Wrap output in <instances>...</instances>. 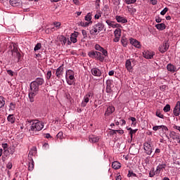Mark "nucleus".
I'll use <instances>...</instances> for the list:
<instances>
[{
    "label": "nucleus",
    "mask_w": 180,
    "mask_h": 180,
    "mask_svg": "<svg viewBox=\"0 0 180 180\" xmlns=\"http://www.w3.org/2000/svg\"><path fill=\"white\" fill-rule=\"evenodd\" d=\"M95 50H97L98 51H101L103 48L99 44H96L94 46Z\"/></svg>",
    "instance_id": "a18cd8bd"
},
{
    "label": "nucleus",
    "mask_w": 180,
    "mask_h": 180,
    "mask_svg": "<svg viewBox=\"0 0 180 180\" xmlns=\"http://www.w3.org/2000/svg\"><path fill=\"white\" fill-rule=\"evenodd\" d=\"M155 175H159L158 173H157V170H155V171H154V169L150 170L149 172L150 178H153V176H155Z\"/></svg>",
    "instance_id": "473e14b6"
},
{
    "label": "nucleus",
    "mask_w": 180,
    "mask_h": 180,
    "mask_svg": "<svg viewBox=\"0 0 180 180\" xmlns=\"http://www.w3.org/2000/svg\"><path fill=\"white\" fill-rule=\"evenodd\" d=\"M129 120H131V122H132V124H136V117H131L130 118H129Z\"/></svg>",
    "instance_id": "13d9d810"
},
{
    "label": "nucleus",
    "mask_w": 180,
    "mask_h": 180,
    "mask_svg": "<svg viewBox=\"0 0 180 180\" xmlns=\"http://www.w3.org/2000/svg\"><path fill=\"white\" fill-rule=\"evenodd\" d=\"M71 36H72V37H78V32H75Z\"/></svg>",
    "instance_id": "69168bd1"
},
{
    "label": "nucleus",
    "mask_w": 180,
    "mask_h": 180,
    "mask_svg": "<svg viewBox=\"0 0 180 180\" xmlns=\"http://www.w3.org/2000/svg\"><path fill=\"white\" fill-rule=\"evenodd\" d=\"M121 43L124 47H127V39H126V37H122L121 39Z\"/></svg>",
    "instance_id": "2f4dec72"
},
{
    "label": "nucleus",
    "mask_w": 180,
    "mask_h": 180,
    "mask_svg": "<svg viewBox=\"0 0 180 180\" xmlns=\"http://www.w3.org/2000/svg\"><path fill=\"white\" fill-rule=\"evenodd\" d=\"M155 115H156L158 117H160V119H164V115H162V114L161 113V112H160V110H157V111H156Z\"/></svg>",
    "instance_id": "e433bc0d"
},
{
    "label": "nucleus",
    "mask_w": 180,
    "mask_h": 180,
    "mask_svg": "<svg viewBox=\"0 0 180 180\" xmlns=\"http://www.w3.org/2000/svg\"><path fill=\"white\" fill-rule=\"evenodd\" d=\"M168 12V8H165L161 12H160V15H165V13H167Z\"/></svg>",
    "instance_id": "603ef678"
},
{
    "label": "nucleus",
    "mask_w": 180,
    "mask_h": 180,
    "mask_svg": "<svg viewBox=\"0 0 180 180\" xmlns=\"http://www.w3.org/2000/svg\"><path fill=\"white\" fill-rule=\"evenodd\" d=\"M84 19L86 20V22H92V13H87V15L84 17Z\"/></svg>",
    "instance_id": "7c9ffc66"
},
{
    "label": "nucleus",
    "mask_w": 180,
    "mask_h": 180,
    "mask_svg": "<svg viewBox=\"0 0 180 180\" xmlns=\"http://www.w3.org/2000/svg\"><path fill=\"white\" fill-rule=\"evenodd\" d=\"M53 25H55L56 30H58V29H60V27H61V22H53Z\"/></svg>",
    "instance_id": "4c0bfd02"
},
{
    "label": "nucleus",
    "mask_w": 180,
    "mask_h": 180,
    "mask_svg": "<svg viewBox=\"0 0 180 180\" xmlns=\"http://www.w3.org/2000/svg\"><path fill=\"white\" fill-rule=\"evenodd\" d=\"M130 43L132 44V46H134V47H136V49H140L141 47V45L140 44V41H137L134 39H130Z\"/></svg>",
    "instance_id": "6ab92c4d"
},
{
    "label": "nucleus",
    "mask_w": 180,
    "mask_h": 180,
    "mask_svg": "<svg viewBox=\"0 0 180 180\" xmlns=\"http://www.w3.org/2000/svg\"><path fill=\"white\" fill-rule=\"evenodd\" d=\"M64 65H60L59 68L56 69V75L57 78H61V75H63V73L64 72Z\"/></svg>",
    "instance_id": "f8f14e48"
},
{
    "label": "nucleus",
    "mask_w": 180,
    "mask_h": 180,
    "mask_svg": "<svg viewBox=\"0 0 180 180\" xmlns=\"http://www.w3.org/2000/svg\"><path fill=\"white\" fill-rule=\"evenodd\" d=\"M173 113L174 116H179L180 115V108L179 107H174V109L173 110Z\"/></svg>",
    "instance_id": "c85d7f7f"
},
{
    "label": "nucleus",
    "mask_w": 180,
    "mask_h": 180,
    "mask_svg": "<svg viewBox=\"0 0 180 180\" xmlns=\"http://www.w3.org/2000/svg\"><path fill=\"white\" fill-rule=\"evenodd\" d=\"M170 139L176 143L180 144V134L175 131H172L169 134Z\"/></svg>",
    "instance_id": "6e6552de"
},
{
    "label": "nucleus",
    "mask_w": 180,
    "mask_h": 180,
    "mask_svg": "<svg viewBox=\"0 0 180 180\" xmlns=\"http://www.w3.org/2000/svg\"><path fill=\"white\" fill-rule=\"evenodd\" d=\"M169 49V44L164 42L162 46L159 47V51L162 53H165Z\"/></svg>",
    "instance_id": "9b49d317"
},
{
    "label": "nucleus",
    "mask_w": 180,
    "mask_h": 180,
    "mask_svg": "<svg viewBox=\"0 0 180 180\" xmlns=\"http://www.w3.org/2000/svg\"><path fill=\"white\" fill-rule=\"evenodd\" d=\"M160 129L163 133H167L168 131V127L165 125H160Z\"/></svg>",
    "instance_id": "f704fd0d"
},
{
    "label": "nucleus",
    "mask_w": 180,
    "mask_h": 180,
    "mask_svg": "<svg viewBox=\"0 0 180 180\" xmlns=\"http://www.w3.org/2000/svg\"><path fill=\"white\" fill-rule=\"evenodd\" d=\"M82 33L84 37V39H86V37H88V34L86 32V30H82Z\"/></svg>",
    "instance_id": "8fccbe9b"
},
{
    "label": "nucleus",
    "mask_w": 180,
    "mask_h": 180,
    "mask_svg": "<svg viewBox=\"0 0 180 180\" xmlns=\"http://www.w3.org/2000/svg\"><path fill=\"white\" fill-rule=\"evenodd\" d=\"M167 70H169L170 72H174L175 71V70H176V68H175V66H174V65L169 63L167 66Z\"/></svg>",
    "instance_id": "b1692460"
},
{
    "label": "nucleus",
    "mask_w": 180,
    "mask_h": 180,
    "mask_svg": "<svg viewBox=\"0 0 180 180\" xmlns=\"http://www.w3.org/2000/svg\"><path fill=\"white\" fill-rule=\"evenodd\" d=\"M155 27L158 30H164L165 29V24H164V23L157 24L155 25Z\"/></svg>",
    "instance_id": "cd10ccee"
},
{
    "label": "nucleus",
    "mask_w": 180,
    "mask_h": 180,
    "mask_svg": "<svg viewBox=\"0 0 180 180\" xmlns=\"http://www.w3.org/2000/svg\"><path fill=\"white\" fill-rule=\"evenodd\" d=\"M160 125H159V126H154L153 127V130L154 131H157L158 130H160Z\"/></svg>",
    "instance_id": "4d7b16f0"
},
{
    "label": "nucleus",
    "mask_w": 180,
    "mask_h": 180,
    "mask_svg": "<svg viewBox=\"0 0 180 180\" xmlns=\"http://www.w3.org/2000/svg\"><path fill=\"white\" fill-rule=\"evenodd\" d=\"M174 165H176L177 167H180V160H175L174 162Z\"/></svg>",
    "instance_id": "e2e57ef3"
},
{
    "label": "nucleus",
    "mask_w": 180,
    "mask_h": 180,
    "mask_svg": "<svg viewBox=\"0 0 180 180\" xmlns=\"http://www.w3.org/2000/svg\"><path fill=\"white\" fill-rule=\"evenodd\" d=\"M40 49H41V44L38 43V44H37V45L34 48V51H37L38 50H40Z\"/></svg>",
    "instance_id": "ea45409f"
},
{
    "label": "nucleus",
    "mask_w": 180,
    "mask_h": 180,
    "mask_svg": "<svg viewBox=\"0 0 180 180\" xmlns=\"http://www.w3.org/2000/svg\"><path fill=\"white\" fill-rule=\"evenodd\" d=\"M101 53H103L104 57H108V51H106V49L103 48L102 50L101 51Z\"/></svg>",
    "instance_id": "de8ad7c7"
},
{
    "label": "nucleus",
    "mask_w": 180,
    "mask_h": 180,
    "mask_svg": "<svg viewBox=\"0 0 180 180\" xmlns=\"http://www.w3.org/2000/svg\"><path fill=\"white\" fill-rule=\"evenodd\" d=\"M33 168H34V165L33 162L28 164V169L29 171H33Z\"/></svg>",
    "instance_id": "49530a36"
},
{
    "label": "nucleus",
    "mask_w": 180,
    "mask_h": 180,
    "mask_svg": "<svg viewBox=\"0 0 180 180\" xmlns=\"http://www.w3.org/2000/svg\"><path fill=\"white\" fill-rule=\"evenodd\" d=\"M165 167H167V165L164 162L162 164H159V165L156 167V174H158L160 175V172L162 171V169H165Z\"/></svg>",
    "instance_id": "a211bd4d"
},
{
    "label": "nucleus",
    "mask_w": 180,
    "mask_h": 180,
    "mask_svg": "<svg viewBox=\"0 0 180 180\" xmlns=\"http://www.w3.org/2000/svg\"><path fill=\"white\" fill-rule=\"evenodd\" d=\"M12 56L13 57H15V58H18V61L20 60V53H19V51H18L17 48H14L13 50H11Z\"/></svg>",
    "instance_id": "dca6fc26"
},
{
    "label": "nucleus",
    "mask_w": 180,
    "mask_h": 180,
    "mask_svg": "<svg viewBox=\"0 0 180 180\" xmlns=\"http://www.w3.org/2000/svg\"><path fill=\"white\" fill-rule=\"evenodd\" d=\"M51 70L48 71L46 75V79H50V78H51Z\"/></svg>",
    "instance_id": "09e8293b"
},
{
    "label": "nucleus",
    "mask_w": 180,
    "mask_h": 180,
    "mask_svg": "<svg viewBox=\"0 0 180 180\" xmlns=\"http://www.w3.org/2000/svg\"><path fill=\"white\" fill-rule=\"evenodd\" d=\"M127 176H128V178H130L131 176L137 177V174H136V173H134L131 171H129Z\"/></svg>",
    "instance_id": "58836bf2"
},
{
    "label": "nucleus",
    "mask_w": 180,
    "mask_h": 180,
    "mask_svg": "<svg viewBox=\"0 0 180 180\" xmlns=\"http://www.w3.org/2000/svg\"><path fill=\"white\" fill-rule=\"evenodd\" d=\"M30 123L31 124L30 129L31 130V131H40V130H41L43 127H44V124H43V122L37 120H32L30 122Z\"/></svg>",
    "instance_id": "f03ea898"
},
{
    "label": "nucleus",
    "mask_w": 180,
    "mask_h": 180,
    "mask_svg": "<svg viewBox=\"0 0 180 180\" xmlns=\"http://www.w3.org/2000/svg\"><path fill=\"white\" fill-rule=\"evenodd\" d=\"M33 82L35 83V84L40 86L44 84V79L41 77H37L34 81H33Z\"/></svg>",
    "instance_id": "aec40b11"
},
{
    "label": "nucleus",
    "mask_w": 180,
    "mask_h": 180,
    "mask_svg": "<svg viewBox=\"0 0 180 180\" xmlns=\"http://www.w3.org/2000/svg\"><path fill=\"white\" fill-rule=\"evenodd\" d=\"M105 23H107L108 26H109V27H113V24L115 23V21H112L110 20H107L105 21Z\"/></svg>",
    "instance_id": "72a5a7b5"
},
{
    "label": "nucleus",
    "mask_w": 180,
    "mask_h": 180,
    "mask_svg": "<svg viewBox=\"0 0 180 180\" xmlns=\"http://www.w3.org/2000/svg\"><path fill=\"white\" fill-rule=\"evenodd\" d=\"M39 85L36 84V83H34L32 82L30 85V91H29L28 94V98L30 99V102L31 103H33L34 102V97L36 95L39 94Z\"/></svg>",
    "instance_id": "f257e3e1"
},
{
    "label": "nucleus",
    "mask_w": 180,
    "mask_h": 180,
    "mask_svg": "<svg viewBox=\"0 0 180 180\" xmlns=\"http://www.w3.org/2000/svg\"><path fill=\"white\" fill-rule=\"evenodd\" d=\"M116 27H122V25H120V24H119V23H116V24L114 23L112 25V28L115 29Z\"/></svg>",
    "instance_id": "052dcab7"
},
{
    "label": "nucleus",
    "mask_w": 180,
    "mask_h": 180,
    "mask_svg": "<svg viewBox=\"0 0 180 180\" xmlns=\"http://www.w3.org/2000/svg\"><path fill=\"white\" fill-rule=\"evenodd\" d=\"M2 148H4V150H6V148H8V143H3Z\"/></svg>",
    "instance_id": "338daca9"
},
{
    "label": "nucleus",
    "mask_w": 180,
    "mask_h": 180,
    "mask_svg": "<svg viewBox=\"0 0 180 180\" xmlns=\"http://www.w3.org/2000/svg\"><path fill=\"white\" fill-rule=\"evenodd\" d=\"M115 20H117V23H127V18L122 15H116Z\"/></svg>",
    "instance_id": "4468645a"
},
{
    "label": "nucleus",
    "mask_w": 180,
    "mask_h": 180,
    "mask_svg": "<svg viewBox=\"0 0 180 180\" xmlns=\"http://www.w3.org/2000/svg\"><path fill=\"white\" fill-rule=\"evenodd\" d=\"M7 120L8 122H9L11 124H13V122H15V120H16V119L15 118V115H9L7 117Z\"/></svg>",
    "instance_id": "a878e982"
},
{
    "label": "nucleus",
    "mask_w": 180,
    "mask_h": 180,
    "mask_svg": "<svg viewBox=\"0 0 180 180\" xmlns=\"http://www.w3.org/2000/svg\"><path fill=\"white\" fill-rule=\"evenodd\" d=\"M58 39L63 45H65V44L67 43V37H64V35L58 36Z\"/></svg>",
    "instance_id": "412c9836"
},
{
    "label": "nucleus",
    "mask_w": 180,
    "mask_h": 180,
    "mask_svg": "<svg viewBox=\"0 0 180 180\" xmlns=\"http://www.w3.org/2000/svg\"><path fill=\"white\" fill-rule=\"evenodd\" d=\"M102 13H103L101 10L97 11L94 15V19L98 20V19L102 18Z\"/></svg>",
    "instance_id": "bb28decb"
},
{
    "label": "nucleus",
    "mask_w": 180,
    "mask_h": 180,
    "mask_svg": "<svg viewBox=\"0 0 180 180\" xmlns=\"http://www.w3.org/2000/svg\"><path fill=\"white\" fill-rule=\"evenodd\" d=\"M100 139H101V137L96 136V135L89 136V141L90 143H98V141H99Z\"/></svg>",
    "instance_id": "f3484780"
},
{
    "label": "nucleus",
    "mask_w": 180,
    "mask_h": 180,
    "mask_svg": "<svg viewBox=\"0 0 180 180\" xmlns=\"http://www.w3.org/2000/svg\"><path fill=\"white\" fill-rule=\"evenodd\" d=\"M65 79L68 85L75 84V72L72 70H68L65 73Z\"/></svg>",
    "instance_id": "7ed1b4c3"
},
{
    "label": "nucleus",
    "mask_w": 180,
    "mask_h": 180,
    "mask_svg": "<svg viewBox=\"0 0 180 180\" xmlns=\"http://www.w3.org/2000/svg\"><path fill=\"white\" fill-rule=\"evenodd\" d=\"M117 133V130H115V129H111V131H110V136H114V134H116Z\"/></svg>",
    "instance_id": "864d4df0"
},
{
    "label": "nucleus",
    "mask_w": 180,
    "mask_h": 180,
    "mask_svg": "<svg viewBox=\"0 0 180 180\" xmlns=\"http://www.w3.org/2000/svg\"><path fill=\"white\" fill-rule=\"evenodd\" d=\"M88 56L91 58H96V60H98L101 63L103 61V60H105V57L102 56V53L99 51H91L90 52L88 53Z\"/></svg>",
    "instance_id": "20e7f679"
},
{
    "label": "nucleus",
    "mask_w": 180,
    "mask_h": 180,
    "mask_svg": "<svg viewBox=\"0 0 180 180\" xmlns=\"http://www.w3.org/2000/svg\"><path fill=\"white\" fill-rule=\"evenodd\" d=\"M164 112H169V110H171V105H169V104L166 105L164 108H163Z\"/></svg>",
    "instance_id": "c9c22d12"
},
{
    "label": "nucleus",
    "mask_w": 180,
    "mask_h": 180,
    "mask_svg": "<svg viewBox=\"0 0 180 180\" xmlns=\"http://www.w3.org/2000/svg\"><path fill=\"white\" fill-rule=\"evenodd\" d=\"M10 5H11V6H19L20 1V0H10Z\"/></svg>",
    "instance_id": "4be33fe9"
},
{
    "label": "nucleus",
    "mask_w": 180,
    "mask_h": 180,
    "mask_svg": "<svg viewBox=\"0 0 180 180\" xmlns=\"http://www.w3.org/2000/svg\"><path fill=\"white\" fill-rule=\"evenodd\" d=\"M12 167H13L12 162H8L6 165V168H8V169H12Z\"/></svg>",
    "instance_id": "6e6d98bb"
},
{
    "label": "nucleus",
    "mask_w": 180,
    "mask_h": 180,
    "mask_svg": "<svg viewBox=\"0 0 180 180\" xmlns=\"http://www.w3.org/2000/svg\"><path fill=\"white\" fill-rule=\"evenodd\" d=\"M96 5L99 8L101 6V0H96Z\"/></svg>",
    "instance_id": "0e129e2a"
},
{
    "label": "nucleus",
    "mask_w": 180,
    "mask_h": 180,
    "mask_svg": "<svg viewBox=\"0 0 180 180\" xmlns=\"http://www.w3.org/2000/svg\"><path fill=\"white\" fill-rule=\"evenodd\" d=\"M70 40L72 41V43H77V38L75 37H70Z\"/></svg>",
    "instance_id": "5fc2aeb1"
},
{
    "label": "nucleus",
    "mask_w": 180,
    "mask_h": 180,
    "mask_svg": "<svg viewBox=\"0 0 180 180\" xmlns=\"http://www.w3.org/2000/svg\"><path fill=\"white\" fill-rule=\"evenodd\" d=\"M137 129H131V131H129V134L131 136V139H133V134H136V133H137Z\"/></svg>",
    "instance_id": "a19ab883"
},
{
    "label": "nucleus",
    "mask_w": 180,
    "mask_h": 180,
    "mask_svg": "<svg viewBox=\"0 0 180 180\" xmlns=\"http://www.w3.org/2000/svg\"><path fill=\"white\" fill-rule=\"evenodd\" d=\"M120 123H121L122 126H124V124H126V120H120Z\"/></svg>",
    "instance_id": "774afa93"
},
{
    "label": "nucleus",
    "mask_w": 180,
    "mask_h": 180,
    "mask_svg": "<svg viewBox=\"0 0 180 180\" xmlns=\"http://www.w3.org/2000/svg\"><path fill=\"white\" fill-rule=\"evenodd\" d=\"M92 23V21H87L86 22H82L81 25L84 26V27H86V26H89V25H91Z\"/></svg>",
    "instance_id": "37998d69"
},
{
    "label": "nucleus",
    "mask_w": 180,
    "mask_h": 180,
    "mask_svg": "<svg viewBox=\"0 0 180 180\" xmlns=\"http://www.w3.org/2000/svg\"><path fill=\"white\" fill-rule=\"evenodd\" d=\"M91 72L94 77H101V75H102V72L97 68H93L91 70Z\"/></svg>",
    "instance_id": "ddd939ff"
},
{
    "label": "nucleus",
    "mask_w": 180,
    "mask_h": 180,
    "mask_svg": "<svg viewBox=\"0 0 180 180\" xmlns=\"http://www.w3.org/2000/svg\"><path fill=\"white\" fill-rule=\"evenodd\" d=\"M57 139H59L60 140L63 139V131L58 132V134L56 135Z\"/></svg>",
    "instance_id": "3c124183"
},
{
    "label": "nucleus",
    "mask_w": 180,
    "mask_h": 180,
    "mask_svg": "<svg viewBox=\"0 0 180 180\" xmlns=\"http://www.w3.org/2000/svg\"><path fill=\"white\" fill-rule=\"evenodd\" d=\"M92 96H94V93H92V91L87 93L84 96L81 106H82V108H85V106H86V103H88L89 102V98H92Z\"/></svg>",
    "instance_id": "0eeeda50"
},
{
    "label": "nucleus",
    "mask_w": 180,
    "mask_h": 180,
    "mask_svg": "<svg viewBox=\"0 0 180 180\" xmlns=\"http://www.w3.org/2000/svg\"><path fill=\"white\" fill-rule=\"evenodd\" d=\"M131 63H134V59H127L125 62V68H127V71L131 72L133 70V66H131Z\"/></svg>",
    "instance_id": "9d476101"
},
{
    "label": "nucleus",
    "mask_w": 180,
    "mask_h": 180,
    "mask_svg": "<svg viewBox=\"0 0 180 180\" xmlns=\"http://www.w3.org/2000/svg\"><path fill=\"white\" fill-rule=\"evenodd\" d=\"M112 167L114 169H119L122 166L120 165V162L115 161L112 162Z\"/></svg>",
    "instance_id": "5701e85b"
},
{
    "label": "nucleus",
    "mask_w": 180,
    "mask_h": 180,
    "mask_svg": "<svg viewBox=\"0 0 180 180\" xmlns=\"http://www.w3.org/2000/svg\"><path fill=\"white\" fill-rule=\"evenodd\" d=\"M115 108L113 107V105H109L108 108H107V110L104 114V115L105 117H108V116H110V115H112V113H113V112H115Z\"/></svg>",
    "instance_id": "2eb2a0df"
},
{
    "label": "nucleus",
    "mask_w": 180,
    "mask_h": 180,
    "mask_svg": "<svg viewBox=\"0 0 180 180\" xmlns=\"http://www.w3.org/2000/svg\"><path fill=\"white\" fill-rule=\"evenodd\" d=\"M104 27L105 25H103L102 22H98L92 27L91 30H90V33L91 34H98V33L103 30Z\"/></svg>",
    "instance_id": "39448f33"
},
{
    "label": "nucleus",
    "mask_w": 180,
    "mask_h": 180,
    "mask_svg": "<svg viewBox=\"0 0 180 180\" xmlns=\"http://www.w3.org/2000/svg\"><path fill=\"white\" fill-rule=\"evenodd\" d=\"M137 0H125V4H127V5H131V4H135V2Z\"/></svg>",
    "instance_id": "79ce46f5"
},
{
    "label": "nucleus",
    "mask_w": 180,
    "mask_h": 180,
    "mask_svg": "<svg viewBox=\"0 0 180 180\" xmlns=\"http://www.w3.org/2000/svg\"><path fill=\"white\" fill-rule=\"evenodd\" d=\"M114 34L115 37H120V36H122V30L117 28L114 32Z\"/></svg>",
    "instance_id": "393cba45"
},
{
    "label": "nucleus",
    "mask_w": 180,
    "mask_h": 180,
    "mask_svg": "<svg viewBox=\"0 0 180 180\" xmlns=\"http://www.w3.org/2000/svg\"><path fill=\"white\" fill-rule=\"evenodd\" d=\"M120 40V37H115L114 38V39H113V41H114L115 43H117V42H119Z\"/></svg>",
    "instance_id": "680f3d73"
},
{
    "label": "nucleus",
    "mask_w": 180,
    "mask_h": 180,
    "mask_svg": "<svg viewBox=\"0 0 180 180\" xmlns=\"http://www.w3.org/2000/svg\"><path fill=\"white\" fill-rule=\"evenodd\" d=\"M15 106L16 104H15V103H11L9 105L10 110H15Z\"/></svg>",
    "instance_id": "c03bdc74"
},
{
    "label": "nucleus",
    "mask_w": 180,
    "mask_h": 180,
    "mask_svg": "<svg viewBox=\"0 0 180 180\" xmlns=\"http://www.w3.org/2000/svg\"><path fill=\"white\" fill-rule=\"evenodd\" d=\"M143 150L147 155H151L153 153V145L150 142H145L143 143Z\"/></svg>",
    "instance_id": "423d86ee"
},
{
    "label": "nucleus",
    "mask_w": 180,
    "mask_h": 180,
    "mask_svg": "<svg viewBox=\"0 0 180 180\" xmlns=\"http://www.w3.org/2000/svg\"><path fill=\"white\" fill-rule=\"evenodd\" d=\"M143 56L146 60H151L155 56V52L151 51H145L143 52Z\"/></svg>",
    "instance_id": "1a4fd4ad"
},
{
    "label": "nucleus",
    "mask_w": 180,
    "mask_h": 180,
    "mask_svg": "<svg viewBox=\"0 0 180 180\" xmlns=\"http://www.w3.org/2000/svg\"><path fill=\"white\" fill-rule=\"evenodd\" d=\"M7 74L11 77H13V71H12V70H7Z\"/></svg>",
    "instance_id": "bf43d9fd"
},
{
    "label": "nucleus",
    "mask_w": 180,
    "mask_h": 180,
    "mask_svg": "<svg viewBox=\"0 0 180 180\" xmlns=\"http://www.w3.org/2000/svg\"><path fill=\"white\" fill-rule=\"evenodd\" d=\"M5 106V98L4 96H0V109H2Z\"/></svg>",
    "instance_id": "c756f323"
}]
</instances>
